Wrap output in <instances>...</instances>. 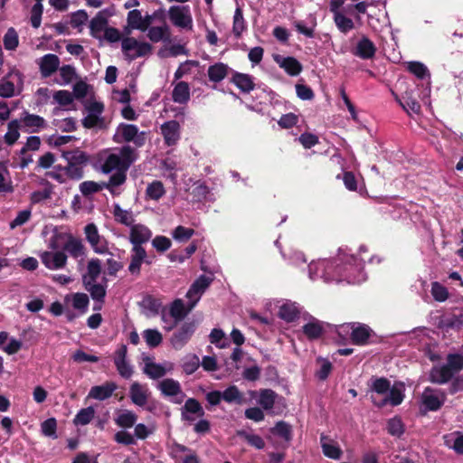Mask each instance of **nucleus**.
I'll return each instance as SVG.
<instances>
[{
  "label": "nucleus",
  "instance_id": "nucleus-1",
  "mask_svg": "<svg viewBox=\"0 0 463 463\" xmlns=\"http://www.w3.org/2000/svg\"><path fill=\"white\" fill-rule=\"evenodd\" d=\"M308 269L311 279L323 278L325 281H333L338 280L341 276H344L349 283H361L366 279L360 263H348L343 268H338L331 261L320 260L311 263Z\"/></svg>",
  "mask_w": 463,
  "mask_h": 463
},
{
  "label": "nucleus",
  "instance_id": "nucleus-2",
  "mask_svg": "<svg viewBox=\"0 0 463 463\" xmlns=\"http://www.w3.org/2000/svg\"><path fill=\"white\" fill-rule=\"evenodd\" d=\"M136 160V152L129 146H124L118 153L110 154L102 165L103 173L109 174L113 171H128L130 165Z\"/></svg>",
  "mask_w": 463,
  "mask_h": 463
},
{
  "label": "nucleus",
  "instance_id": "nucleus-3",
  "mask_svg": "<svg viewBox=\"0 0 463 463\" xmlns=\"http://www.w3.org/2000/svg\"><path fill=\"white\" fill-rule=\"evenodd\" d=\"M121 49L125 57L133 61L149 55L152 52L153 46L147 42H141L134 37H127L121 41Z\"/></svg>",
  "mask_w": 463,
  "mask_h": 463
},
{
  "label": "nucleus",
  "instance_id": "nucleus-4",
  "mask_svg": "<svg viewBox=\"0 0 463 463\" xmlns=\"http://www.w3.org/2000/svg\"><path fill=\"white\" fill-rule=\"evenodd\" d=\"M87 110V115L82 119V125L86 128H105L104 118L102 113L104 105L97 100L87 101L84 105Z\"/></svg>",
  "mask_w": 463,
  "mask_h": 463
},
{
  "label": "nucleus",
  "instance_id": "nucleus-5",
  "mask_svg": "<svg viewBox=\"0 0 463 463\" xmlns=\"http://www.w3.org/2000/svg\"><path fill=\"white\" fill-rule=\"evenodd\" d=\"M168 16L175 27L183 30H193V17L187 5H172L168 9Z\"/></svg>",
  "mask_w": 463,
  "mask_h": 463
},
{
  "label": "nucleus",
  "instance_id": "nucleus-6",
  "mask_svg": "<svg viewBox=\"0 0 463 463\" xmlns=\"http://www.w3.org/2000/svg\"><path fill=\"white\" fill-rule=\"evenodd\" d=\"M117 141L133 142L137 146H142L146 142V133L139 132L138 128L132 124H120L116 131Z\"/></svg>",
  "mask_w": 463,
  "mask_h": 463
},
{
  "label": "nucleus",
  "instance_id": "nucleus-7",
  "mask_svg": "<svg viewBox=\"0 0 463 463\" xmlns=\"http://www.w3.org/2000/svg\"><path fill=\"white\" fill-rule=\"evenodd\" d=\"M404 391L405 387L402 383H395L390 387V391L387 392L386 396L382 398L372 396V402L378 407H383L387 404L397 406L403 401Z\"/></svg>",
  "mask_w": 463,
  "mask_h": 463
},
{
  "label": "nucleus",
  "instance_id": "nucleus-8",
  "mask_svg": "<svg viewBox=\"0 0 463 463\" xmlns=\"http://www.w3.org/2000/svg\"><path fill=\"white\" fill-rule=\"evenodd\" d=\"M84 232L88 242L96 253L104 254L109 251L106 239L99 235L98 228L94 223L86 225Z\"/></svg>",
  "mask_w": 463,
  "mask_h": 463
},
{
  "label": "nucleus",
  "instance_id": "nucleus-9",
  "mask_svg": "<svg viewBox=\"0 0 463 463\" xmlns=\"http://www.w3.org/2000/svg\"><path fill=\"white\" fill-rule=\"evenodd\" d=\"M52 250L43 251L41 254L42 262L49 269H59L65 266L67 256L63 251L55 250L56 247L53 242L51 243Z\"/></svg>",
  "mask_w": 463,
  "mask_h": 463
},
{
  "label": "nucleus",
  "instance_id": "nucleus-10",
  "mask_svg": "<svg viewBox=\"0 0 463 463\" xmlns=\"http://www.w3.org/2000/svg\"><path fill=\"white\" fill-rule=\"evenodd\" d=\"M212 279L206 276H200L190 287L186 293V298L189 299V309H193L197 302L200 300L202 295L210 286Z\"/></svg>",
  "mask_w": 463,
  "mask_h": 463
},
{
  "label": "nucleus",
  "instance_id": "nucleus-11",
  "mask_svg": "<svg viewBox=\"0 0 463 463\" xmlns=\"http://www.w3.org/2000/svg\"><path fill=\"white\" fill-rule=\"evenodd\" d=\"M111 15V13L108 10L99 11L90 22V34L99 40L102 39V34L109 27L108 18Z\"/></svg>",
  "mask_w": 463,
  "mask_h": 463
},
{
  "label": "nucleus",
  "instance_id": "nucleus-12",
  "mask_svg": "<svg viewBox=\"0 0 463 463\" xmlns=\"http://www.w3.org/2000/svg\"><path fill=\"white\" fill-rule=\"evenodd\" d=\"M152 237L151 230L144 224L136 223L130 227L129 241L132 246H142Z\"/></svg>",
  "mask_w": 463,
  "mask_h": 463
},
{
  "label": "nucleus",
  "instance_id": "nucleus-13",
  "mask_svg": "<svg viewBox=\"0 0 463 463\" xmlns=\"http://www.w3.org/2000/svg\"><path fill=\"white\" fill-rule=\"evenodd\" d=\"M146 258L147 254L143 246H132L128 271L133 275H138L140 273L141 265L144 262L148 263Z\"/></svg>",
  "mask_w": 463,
  "mask_h": 463
},
{
  "label": "nucleus",
  "instance_id": "nucleus-14",
  "mask_svg": "<svg viewBox=\"0 0 463 463\" xmlns=\"http://www.w3.org/2000/svg\"><path fill=\"white\" fill-rule=\"evenodd\" d=\"M194 332V326L193 324L183 325L171 337V344L173 347L176 350L183 348L189 341Z\"/></svg>",
  "mask_w": 463,
  "mask_h": 463
},
{
  "label": "nucleus",
  "instance_id": "nucleus-15",
  "mask_svg": "<svg viewBox=\"0 0 463 463\" xmlns=\"http://www.w3.org/2000/svg\"><path fill=\"white\" fill-rule=\"evenodd\" d=\"M161 133L168 146L175 145L180 138V125L175 120H170L161 126Z\"/></svg>",
  "mask_w": 463,
  "mask_h": 463
},
{
  "label": "nucleus",
  "instance_id": "nucleus-16",
  "mask_svg": "<svg viewBox=\"0 0 463 463\" xmlns=\"http://www.w3.org/2000/svg\"><path fill=\"white\" fill-rule=\"evenodd\" d=\"M159 388L165 395L176 397L175 402L181 403L183 402L184 395L177 381L165 379L159 383Z\"/></svg>",
  "mask_w": 463,
  "mask_h": 463
},
{
  "label": "nucleus",
  "instance_id": "nucleus-17",
  "mask_svg": "<svg viewBox=\"0 0 463 463\" xmlns=\"http://www.w3.org/2000/svg\"><path fill=\"white\" fill-rule=\"evenodd\" d=\"M126 355L127 347L122 345L117 350L114 362L118 373L124 378H129L133 373V370L130 364L127 362Z\"/></svg>",
  "mask_w": 463,
  "mask_h": 463
},
{
  "label": "nucleus",
  "instance_id": "nucleus-18",
  "mask_svg": "<svg viewBox=\"0 0 463 463\" xmlns=\"http://www.w3.org/2000/svg\"><path fill=\"white\" fill-rule=\"evenodd\" d=\"M422 403L430 411H436L444 402V395L431 389H425L422 393Z\"/></svg>",
  "mask_w": 463,
  "mask_h": 463
},
{
  "label": "nucleus",
  "instance_id": "nucleus-19",
  "mask_svg": "<svg viewBox=\"0 0 463 463\" xmlns=\"http://www.w3.org/2000/svg\"><path fill=\"white\" fill-rule=\"evenodd\" d=\"M343 331L352 329V340L356 345H364L370 336L371 329L365 325H346L340 327Z\"/></svg>",
  "mask_w": 463,
  "mask_h": 463
},
{
  "label": "nucleus",
  "instance_id": "nucleus-20",
  "mask_svg": "<svg viewBox=\"0 0 463 463\" xmlns=\"http://www.w3.org/2000/svg\"><path fill=\"white\" fill-rule=\"evenodd\" d=\"M127 171L119 170L110 175L108 182H102L103 188L109 191L113 195L120 194L121 191L119 187L125 184L127 180Z\"/></svg>",
  "mask_w": 463,
  "mask_h": 463
},
{
  "label": "nucleus",
  "instance_id": "nucleus-21",
  "mask_svg": "<svg viewBox=\"0 0 463 463\" xmlns=\"http://www.w3.org/2000/svg\"><path fill=\"white\" fill-rule=\"evenodd\" d=\"M146 37L152 43H159V42H169L170 41V28L169 26L164 23L159 26H152L148 28L146 31Z\"/></svg>",
  "mask_w": 463,
  "mask_h": 463
},
{
  "label": "nucleus",
  "instance_id": "nucleus-22",
  "mask_svg": "<svg viewBox=\"0 0 463 463\" xmlns=\"http://www.w3.org/2000/svg\"><path fill=\"white\" fill-rule=\"evenodd\" d=\"M129 395L134 404L144 406L147 402L149 392L146 385L133 383L130 386Z\"/></svg>",
  "mask_w": 463,
  "mask_h": 463
},
{
  "label": "nucleus",
  "instance_id": "nucleus-23",
  "mask_svg": "<svg viewBox=\"0 0 463 463\" xmlns=\"http://www.w3.org/2000/svg\"><path fill=\"white\" fill-rule=\"evenodd\" d=\"M251 396H258V403L260 406L266 410H271L276 402L278 394L270 389H262L259 392H251Z\"/></svg>",
  "mask_w": 463,
  "mask_h": 463
},
{
  "label": "nucleus",
  "instance_id": "nucleus-24",
  "mask_svg": "<svg viewBox=\"0 0 463 463\" xmlns=\"http://www.w3.org/2000/svg\"><path fill=\"white\" fill-rule=\"evenodd\" d=\"M41 73L43 77H49L55 72L60 65V60L55 54H45L39 62Z\"/></svg>",
  "mask_w": 463,
  "mask_h": 463
},
{
  "label": "nucleus",
  "instance_id": "nucleus-25",
  "mask_svg": "<svg viewBox=\"0 0 463 463\" xmlns=\"http://www.w3.org/2000/svg\"><path fill=\"white\" fill-rule=\"evenodd\" d=\"M116 389L117 385L113 383H106L103 385L93 386L89 392V397L103 401L109 398Z\"/></svg>",
  "mask_w": 463,
  "mask_h": 463
},
{
  "label": "nucleus",
  "instance_id": "nucleus-26",
  "mask_svg": "<svg viewBox=\"0 0 463 463\" xmlns=\"http://www.w3.org/2000/svg\"><path fill=\"white\" fill-rule=\"evenodd\" d=\"M376 48L373 43L367 37H363L357 43L354 54L362 59H370L375 53Z\"/></svg>",
  "mask_w": 463,
  "mask_h": 463
},
{
  "label": "nucleus",
  "instance_id": "nucleus-27",
  "mask_svg": "<svg viewBox=\"0 0 463 463\" xmlns=\"http://www.w3.org/2000/svg\"><path fill=\"white\" fill-rule=\"evenodd\" d=\"M275 61L291 76H297L302 71V65L293 57H277L275 58Z\"/></svg>",
  "mask_w": 463,
  "mask_h": 463
},
{
  "label": "nucleus",
  "instance_id": "nucleus-28",
  "mask_svg": "<svg viewBox=\"0 0 463 463\" xmlns=\"http://www.w3.org/2000/svg\"><path fill=\"white\" fill-rule=\"evenodd\" d=\"M67 304H71L73 308L84 313L88 309L89 298L85 293H75L67 295L64 298Z\"/></svg>",
  "mask_w": 463,
  "mask_h": 463
},
{
  "label": "nucleus",
  "instance_id": "nucleus-29",
  "mask_svg": "<svg viewBox=\"0 0 463 463\" xmlns=\"http://www.w3.org/2000/svg\"><path fill=\"white\" fill-rule=\"evenodd\" d=\"M173 100L179 104H184L190 99V87L184 81L178 82L172 92Z\"/></svg>",
  "mask_w": 463,
  "mask_h": 463
},
{
  "label": "nucleus",
  "instance_id": "nucleus-30",
  "mask_svg": "<svg viewBox=\"0 0 463 463\" xmlns=\"http://www.w3.org/2000/svg\"><path fill=\"white\" fill-rule=\"evenodd\" d=\"M229 71L228 65L222 62L211 65L207 71L209 80L213 82H220L228 75Z\"/></svg>",
  "mask_w": 463,
  "mask_h": 463
},
{
  "label": "nucleus",
  "instance_id": "nucleus-31",
  "mask_svg": "<svg viewBox=\"0 0 463 463\" xmlns=\"http://www.w3.org/2000/svg\"><path fill=\"white\" fill-rule=\"evenodd\" d=\"M127 24L130 30L146 32V24H143V15L138 9H133L128 13Z\"/></svg>",
  "mask_w": 463,
  "mask_h": 463
},
{
  "label": "nucleus",
  "instance_id": "nucleus-32",
  "mask_svg": "<svg viewBox=\"0 0 463 463\" xmlns=\"http://www.w3.org/2000/svg\"><path fill=\"white\" fill-rule=\"evenodd\" d=\"M453 372L447 364L437 366L431 370L430 380L436 383H447L453 376Z\"/></svg>",
  "mask_w": 463,
  "mask_h": 463
},
{
  "label": "nucleus",
  "instance_id": "nucleus-33",
  "mask_svg": "<svg viewBox=\"0 0 463 463\" xmlns=\"http://www.w3.org/2000/svg\"><path fill=\"white\" fill-rule=\"evenodd\" d=\"M323 453L333 459H339L342 454L340 448L326 436L320 439Z\"/></svg>",
  "mask_w": 463,
  "mask_h": 463
},
{
  "label": "nucleus",
  "instance_id": "nucleus-34",
  "mask_svg": "<svg viewBox=\"0 0 463 463\" xmlns=\"http://www.w3.org/2000/svg\"><path fill=\"white\" fill-rule=\"evenodd\" d=\"M232 82L243 92H250L255 87L252 77L249 74L236 72Z\"/></svg>",
  "mask_w": 463,
  "mask_h": 463
},
{
  "label": "nucleus",
  "instance_id": "nucleus-35",
  "mask_svg": "<svg viewBox=\"0 0 463 463\" xmlns=\"http://www.w3.org/2000/svg\"><path fill=\"white\" fill-rule=\"evenodd\" d=\"M101 273V261L99 259H91L88 262L87 273L83 276V283L96 281Z\"/></svg>",
  "mask_w": 463,
  "mask_h": 463
},
{
  "label": "nucleus",
  "instance_id": "nucleus-36",
  "mask_svg": "<svg viewBox=\"0 0 463 463\" xmlns=\"http://www.w3.org/2000/svg\"><path fill=\"white\" fill-rule=\"evenodd\" d=\"M112 213L118 222L129 227L134 224V215L131 211L124 210L118 204H115Z\"/></svg>",
  "mask_w": 463,
  "mask_h": 463
},
{
  "label": "nucleus",
  "instance_id": "nucleus-37",
  "mask_svg": "<svg viewBox=\"0 0 463 463\" xmlns=\"http://www.w3.org/2000/svg\"><path fill=\"white\" fill-rule=\"evenodd\" d=\"M21 122L24 125V127L32 128V131L33 132L39 130L40 128H44L46 126L43 118L29 113L24 114V117L21 118Z\"/></svg>",
  "mask_w": 463,
  "mask_h": 463
},
{
  "label": "nucleus",
  "instance_id": "nucleus-38",
  "mask_svg": "<svg viewBox=\"0 0 463 463\" xmlns=\"http://www.w3.org/2000/svg\"><path fill=\"white\" fill-rule=\"evenodd\" d=\"M174 449L176 455H178L182 463H200L196 453L192 451L187 447L176 444Z\"/></svg>",
  "mask_w": 463,
  "mask_h": 463
},
{
  "label": "nucleus",
  "instance_id": "nucleus-39",
  "mask_svg": "<svg viewBox=\"0 0 463 463\" xmlns=\"http://www.w3.org/2000/svg\"><path fill=\"white\" fill-rule=\"evenodd\" d=\"M137 419V416L133 411L124 410L118 413L115 422L119 427L131 428L136 423Z\"/></svg>",
  "mask_w": 463,
  "mask_h": 463
},
{
  "label": "nucleus",
  "instance_id": "nucleus-40",
  "mask_svg": "<svg viewBox=\"0 0 463 463\" xmlns=\"http://www.w3.org/2000/svg\"><path fill=\"white\" fill-rule=\"evenodd\" d=\"M222 399L229 403L241 404L243 402V394L240 392L237 386L231 385L224 390Z\"/></svg>",
  "mask_w": 463,
  "mask_h": 463
},
{
  "label": "nucleus",
  "instance_id": "nucleus-41",
  "mask_svg": "<svg viewBox=\"0 0 463 463\" xmlns=\"http://www.w3.org/2000/svg\"><path fill=\"white\" fill-rule=\"evenodd\" d=\"M298 315V308L294 303H285L283 304L279 312V316L280 318L286 320L287 322H291L297 318Z\"/></svg>",
  "mask_w": 463,
  "mask_h": 463
},
{
  "label": "nucleus",
  "instance_id": "nucleus-42",
  "mask_svg": "<svg viewBox=\"0 0 463 463\" xmlns=\"http://www.w3.org/2000/svg\"><path fill=\"white\" fill-rule=\"evenodd\" d=\"M165 194V187L160 181L149 184L146 190V195L151 200L157 201Z\"/></svg>",
  "mask_w": 463,
  "mask_h": 463
},
{
  "label": "nucleus",
  "instance_id": "nucleus-43",
  "mask_svg": "<svg viewBox=\"0 0 463 463\" xmlns=\"http://www.w3.org/2000/svg\"><path fill=\"white\" fill-rule=\"evenodd\" d=\"M303 332L309 339H316L321 335L323 327L318 320L312 319L303 326Z\"/></svg>",
  "mask_w": 463,
  "mask_h": 463
},
{
  "label": "nucleus",
  "instance_id": "nucleus-44",
  "mask_svg": "<svg viewBox=\"0 0 463 463\" xmlns=\"http://www.w3.org/2000/svg\"><path fill=\"white\" fill-rule=\"evenodd\" d=\"M390 382L384 378L376 379L373 383V392L371 394L374 397H383L387 395L390 391Z\"/></svg>",
  "mask_w": 463,
  "mask_h": 463
},
{
  "label": "nucleus",
  "instance_id": "nucleus-45",
  "mask_svg": "<svg viewBox=\"0 0 463 463\" xmlns=\"http://www.w3.org/2000/svg\"><path fill=\"white\" fill-rule=\"evenodd\" d=\"M85 288L90 293L94 300L102 301L106 295V288L96 281L84 283Z\"/></svg>",
  "mask_w": 463,
  "mask_h": 463
},
{
  "label": "nucleus",
  "instance_id": "nucleus-46",
  "mask_svg": "<svg viewBox=\"0 0 463 463\" xmlns=\"http://www.w3.org/2000/svg\"><path fill=\"white\" fill-rule=\"evenodd\" d=\"M62 156L70 164L82 165L87 162L86 155L80 150L65 151Z\"/></svg>",
  "mask_w": 463,
  "mask_h": 463
},
{
  "label": "nucleus",
  "instance_id": "nucleus-47",
  "mask_svg": "<svg viewBox=\"0 0 463 463\" xmlns=\"http://www.w3.org/2000/svg\"><path fill=\"white\" fill-rule=\"evenodd\" d=\"M20 122L19 120H12L8 123V130L5 135V141L8 145H13L20 137L19 133Z\"/></svg>",
  "mask_w": 463,
  "mask_h": 463
},
{
  "label": "nucleus",
  "instance_id": "nucleus-48",
  "mask_svg": "<svg viewBox=\"0 0 463 463\" xmlns=\"http://www.w3.org/2000/svg\"><path fill=\"white\" fill-rule=\"evenodd\" d=\"M245 28V20L243 18L242 10L241 7H237L233 15L232 32L236 37H240Z\"/></svg>",
  "mask_w": 463,
  "mask_h": 463
},
{
  "label": "nucleus",
  "instance_id": "nucleus-49",
  "mask_svg": "<svg viewBox=\"0 0 463 463\" xmlns=\"http://www.w3.org/2000/svg\"><path fill=\"white\" fill-rule=\"evenodd\" d=\"M143 337L149 347L158 346L163 340L162 334L156 329H146L143 332Z\"/></svg>",
  "mask_w": 463,
  "mask_h": 463
},
{
  "label": "nucleus",
  "instance_id": "nucleus-50",
  "mask_svg": "<svg viewBox=\"0 0 463 463\" xmlns=\"http://www.w3.org/2000/svg\"><path fill=\"white\" fill-rule=\"evenodd\" d=\"M158 56L161 58L166 57H176L182 54H187V50L182 44H173L168 48L160 49L158 51Z\"/></svg>",
  "mask_w": 463,
  "mask_h": 463
},
{
  "label": "nucleus",
  "instance_id": "nucleus-51",
  "mask_svg": "<svg viewBox=\"0 0 463 463\" xmlns=\"http://www.w3.org/2000/svg\"><path fill=\"white\" fill-rule=\"evenodd\" d=\"M334 21L336 27L344 33L351 31L354 26V22L341 13H337L334 15Z\"/></svg>",
  "mask_w": 463,
  "mask_h": 463
},
{
  "label": "nucleus",
  "instance_id": "nucleus-52",
  "mask_svg": "<svg viewBox=\"0 0 463 463\" xmlns=\"http://www.w3.org/2000/svg\"><path fill=\"white\" fill-rule=\"evenodd\" d=\"M13 191L10 173L5 166L0 165V192L10 193Z\"/></svg>",
  "mask_w": 463,
  "mask_h": 463
},
{
  "label": "nucleus",
  "instance_id": "nucleus-53",
  "mask_svg": "<svg viewBox=\"0 0 463 463\" xmlns=\"http://www.w3.org/2000/svg\"><path fill=\"white\" fill-rule=\"evenodd\" d=\"M188 311L185 310L184 305L181 299L175 300L170 307V315L175 320L179 322L184 318Z\"/></svg>",
  "mask_w": 463,
  "mask_h": 463
},
{
  "label": "nucleus",
  "instance_id": "nucleus-54",
  "mask_svg": "<svg viewBox=\"0 0 463 463\" xmlns=\"http://www.w3.org/2000/svg\"><path fill=\"white\" fill-rule=\"evenodd\" d=\"M144 373L152 379H157L165 374V369L161 364L148 362L145 365Z\"/></svg>",
  "mask_w": 463,
  "mask_h": 463
},
{
  "label": "nucleus",
  "instance_id": "nucleus-55",
  "mask_svg": "<svg viewBox=\"0 0 463 463\" xmlns=\"http://www.w3.org/2000/svg\"><path fill=\"white\" fill-rule=\"evenodd\" d=\"M95 414V411L92 407H88L85 409H81L74 419V423L76 425H86L93 419Z\"/></svg>",
  "mask_w": 463,
  "mask_h": 463
},
{
  "label": "nucleus",
  "instance_id": "nucleus-56",
  "mask_svg": "<svg viewBox=\"0 0 463 463\" xmlns=\"http://www.w3.org/2000/svg\"><path fill=\"white\" fill-rule=\"evenodd\" d=\"M401 106L409 113L419 114L420 111V103L409 95L402 97V99L399 100Z\"/></svg>",
  "mask_w": 463,
  "mask_h": 463
},
{
  "label": "nucleus",
  "instance_id": "nucleus-57",
  "mask_svg": "<svg viewBox=\"0 0 463 463\" xmlns=\"http://www.w3.org/2000/svg\"><path fill=\"white\" fill-rule=\"evenodd\" d=\"M64 250L73 257H79L83 254L82 243L74 238H70L64 245Z\"/></svg>",
  "mask_w": 463,
  "mask_h": 463
},
{
  "label": "nucleus",
  "instance_id": "nucleus-58",
  "mask_svg": "<svg viewBox=\"0 0 463 463\" xmlns=\"http://www.w3.org/2000/svg\"><path fill=\"white\" fill-rule=\"evenodd\" d=\"M200 365V360L198 356L194 354H187L184 358L183 369L187 374L194 373Z\"/></svg>",
  "mask_w": 463,
  "mask_h": 463
},
{
  "label": "nucleus",
  "instance_id": "nucleus-59",
  "mask_svg": "<svg viewBox=\"0 0 463 463\" xmlns=\"http://www.w3.org/2000/svg\"><path fill=\"white\" fill-rule=\"evenodd\" d=\"M194 234V231L184 226H177L173 232L172 236L177 241H186Z\"/></svg>",
  "mask_w": 463,
  "mask_h": 463
},
{
  "label": "nucleus",
  "instance_id": "nucleus-60",
  "mask_svg": "<svg viewBox=\"0 0 463 463\" xmlns=\"http://www.w3.org/2000/svg\"><path fill=\"white\" fill-rule=\"evenodd\" d=\"M407 69L410 72L420 79H423L429 75L427 67L419 61H410L407 63Z\"/></svg>",
  "mask_w": 463,
  "mask_h": 463
},
{
  "label": "nucleus",
  "instance_id": "nucleus-61",
  "mask_svg": "<svg viewBox=\"0 0 463 463\" xmlns=\"http://www.w3.org/2000/svg\"><path fill=\"white\" fill-rule=\"evenodd\" d=\"M183 411L188 413L195 414L196 417H202L204 414V411L201 404L193 398H190L185 402Z\"/></svg>",
  "mask_w": 463,
  "mask_h": 463
},
{
  "label": "nucleus",
  "instance_id": "nucleus-62",
  "mask_svg": "<svg viewBox=\"0 0 463 463\" xmlns=\"http://www.w3.org/2000/svg\"><path fill=\"white\" fill-rule=\"evenodd\" d=\"M18 35L14 28H9L4 36V45L6 50H14L18 46Z\"/></svg>",
  "mask_w": 463,
  "mask_h": 463
},
{
  "label": "nucleus",
  "instance_id": "nucleus-63",
  "mask_svg": "<svg viewBox=\"0 0 463 463\" xmlns=\"http://www.w3.org/2000/svg\"><path fill=\"white\" fill-rule=\"evenodd\" d=\"M431 295L436 301L443 302L449 298L447 288L439 282L431 284Z\"/></svg>",
  "mask_w": 463,
  "mask_h": 463
},
{
  "label": "nucleus",
  "instance_id": "nucleus-64",
  "mask_svg": "<svg viewBox=\"0 0 463 463\" xmlns=\"http://www.w3.org/2000/svg\"><path fill=\"white\" fill-rule=\"evenodd\" d=\"M387 430L391 435L400 437L404 432V426L401 419L394 417L388 420Z\"/></svg>",
  "mask_w": 463,
  "mask_h": 463
}]
</instances>
